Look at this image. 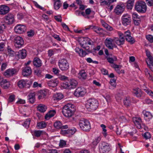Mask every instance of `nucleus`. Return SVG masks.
I'll return each mask as SVG.
<instances>
[{"instance_id": "1", "label": "nucleus", "mask_w": 153, "mask_h": 153, "mask_svg": "<svg viewBox=\"0 0 153 153\" xmlns=\"http://www.w3.org/2000/svg\"><path fill=\"white\" fill-rule=\"evenodd\" d=\"M74 105H73L68 103L63 107L62 113L65 117L69 118L74 115Z\"/></svg>"}, {"instance_id": "2", "label": "nucleus", "mask_w": 153, "mask_h": 153, "mask_svg": "<svg viewBox=\"0 0 153 153\" xmlns=\"http://www.w3.org/2000/svg\"><path fill=\"white\" fill-rule=\"evenodd\" d=\"M98 106V101L94 99H90L86 102L85 107L88 111H91L95 110Z\"/></svg>"}, {"instance_id": "3", "label": "nucleus", "mask_w": 153, "mask_h": 153, "mask_svg": "<svg viewBox=\"0 0 153 153\" xmlns=\"http://www.w3.org/2000/svg\"><path fill=\"white\" fill-rule=\"evenodd\" d=\"M93 43L92 41L87 37H82L80 39V45L82 47L87 51H90V47L88 45H91Z\"/></svg>"}, {"instance_id": "4", "label": "nucleus", "mask_w": 153, "mask_h": 153, "mask_svg": "<svg viewBox=\"0 0 153 153\" xmlns=\"http://www.w3.org/2000/svg\"><path fill=\"white\" fill-rule=\"evenodd\" d=\"M134 8L137 12L140 13H144L147 10V6L146 3L141 1H138L136 3Z\"/></svg>"}, {"instance_id": "5", "label": "nucleus", "mask_w": 153, "mask_h": 153, "mask_svg": "<svg viewBox=\"0 0 153 153\" xmlns=\"http://www.w3.org/2000/svg\"><path fill=\"white\" fill-rule=\"evenodd\" d=\"M79 124L81 129L84 131H88L91 128L89 122L88 120L84 119L80 120Z\"/></svg>"}, {"instance_id": "6", "label": "nucleus", "mask_w": 153, "mask_h": 153, "mask_svg": "<svg viewBox=\"0 0 153 153\" xmlns=\"http://www.w3.org/2000/svg\"><path fill=\"white\" fill-rule=\"evenodd\" d=\"M77 84L76 81L74 79H71L69 82H65L63 83L62 85V86L65 89H71L75 88Z\"/></svg>"}, {"instance_id": "7", "label": "nucleus", "mask_w": 153, "mask_h": 153, "mask_svg": "<svg viewBox=\"0 0 153 153\" xmlns=\"http://www.w3.org/2000/svg\"><path fill=\"white\" fill-rule=\"evenodd\" d=\"M110 149V145L105 142H102L99 145V150L100 153H105Z\"/></svg>"}, {"instance_id": "8", "label": "nucleus", "mask_w": 153, "mask_h": 153, "mask_svg": "<svg viewBox=\"0 0 153 153\" xmlns=\"http://www.w3.org/2000/svg\"><path fill=\"white\" fill-rule=\"evenodd\" d=\"M122 23L124 26H127L130 25L131 19V16L127 13L124 14L121 18Z\"/></svg>"}, {"instance_id": "9", "label": "nucleus", "mask_w": 153, "mask_h": 153, "mask_svg": "<svg viewBox=\"0 0 153 153\" xmlns=\"http://www.w3.org/2000/svg\"><path fill=\"white\" fill-rule=\"evenodd\" d=\"M58 65L59 68L62 71L67 70L69 68V64L67 60L65 59L59 60Z\"/></svg>"}, {"instance_id": "10", "label": "nucleus", "mask_w": 153, "mask_h": 153, "mask_svg": "<svg viewBox=\"0 0 153 153\" xmlns=\"http://www.w3.org/2000/svg\"><path fill=\"white\" fill-rule=\"evenodd\" d=\"M86 89L83 87H79L75 90L74 94L77 97H83L86 93Z\"/></svg>"}, {"instance_id": "11", "label": "nucleus", "mask_w": 153, "mask_h": 153, "mask_svg": "<svg viewBox=\"0 0 153 153\" xmlns=\"http://www.w3.org/2000/svg\"><path fill=\"white\" fill-rule=\"evenodd\" d=\"M14 42L15 47L19 48L22 46L24 44V41L22 37L17 36L14 38Z\"/></svg>"}, {"instance_id": "12", "label": "nucleus", "mask_w": 153, "mask_h": 153, "mask_svg": "<svg viewBox=\"0 0 153 153\" xmlns=\"http://www.w3.org/2000/svg\"><path fill=\"white\" fill-rule=\"evenodd\" d=\"M26 30L25 26L21 24L17 25L15 27L14 30L17 33L21 34L25 32Z\"/></svg>"}, {"instance_id": "13", "label": "nucleus", "mask_w": 153, "mask_h": 153, "mask_svg": "<svg viewBox=\"0 0 153 153\" xmlns=\"http://www.w3.org/2000/svg\"><path fill=\"white\" fill-rule=\"evenodd\" d=\"M114 39L110 38H107L105 40L104 43L106 46L109 49H113L114 44L113 43Z\"/></svg>"}, {"instance_id": "14", "label": "nucleus", "mask_w": 153, "mask_h": 153, "mask_svg": "<svg viewBox=\"0 0 153 153\" xmlns=\"http://www.w3.org/2000/svg\"><path fill=\"white\" fill-rule=\"evenodd\" d=\"M17 72L16 69L14 68H9L5 71L4 75L6 77H9L15 74Z\"/></svg>"}, {"instance_id": "15", "label": "nucleus", "mask_w": 153, "mask_h": 153, "mask_svg": "<svg viewBox=\"0 0 153 153\" xmlns=\"http://www.w3.org/2000/svg\"><path fill=\"white\" fill-rule=\"evenodd\" d=\"M125 5L123 4H121L117 5L114 10V12L117 15L121 14L124 11Z\"/></svg>"}, {"instance_id": "16", "label": "nucleus", "mask_w": 153, "mask_h": 153, "mask_svg": "<svg viewBox=\"0 0 153 153\" xmlns=\"http://www.w3.org/2000/svg\"><path fill=\"white\" fill-rule=\"evenodd\" d=\"M17 85L20 88L22 89L29 87V84L27 83V81L22 79L18 82Z\"/></svg>"}, {"instance_id": "17", "label": "nucleus", "mask_w": 153, "mask_h": 153, "mask_svg": "<svg viewBox=\"0 0 153 153\" xmlns=\"http://www.w3.org/2000/svg\"><path fill=\"white\" fill-rule=\"evenodd\" d=\"M125 37L127 41L131 44H133L135 42V40L131 36V33L129 30L125 32Z\"/></svg>"}, {"instance_id": "18", "label": "nucleus", "mask_w": 153, "mask_h": 153, "mask_svg": "<svg viewBox=\"0 0 153 153\" xmlns=\"http://www.w3.org/2000/svg\"><path fill=\"white\" fill-rule=\"evenodd\" d=\"M133 120L135 125L139 129H140L145 127L144 124H141L142 121L140 118H133Z\"/></svg>"}, {"instance_id": "19", "label": "nucleus", "mask_w": 153, "mask_h": 153, "mask_svg": "<svg viewBox=\"0 0 153 153\" xmlns=\"http://www.w3.org/2000/svg\"><path fill=\"white\" fill-rule=\"evenodd\" d=\"M32 73V70L29 67H26L23 68L22 71V75L25 77L30 76Z\"/></svg>"}, {"instance_id": "20", "label": "nucleus", "mask_w": 153, "mask_h": 153, "mask_svg": "<svg viewBox=\"0 0 153 153\" xmlns=\"http://www.w3.org/2000/svg\"><path fill=\"white\" fill-rule=\"evenodd\" d=\"M5 19L6 23L9 25L13 24L14 22V16L12 14L9 13L5 16Z\"/></svg>"}, {"instance_id": "21", "label": "nucleus", "mask_w": 153, "mask_h": 153, "mask_svg": "<svg viewBox=\"0 0 153 153\" xmlns=\"http://www.w3.org/2000/svg\"><path fill=\"white\" fill-rule=\"evenodd\" d=\"M9 11L8 7L4 5L0 6V14L5 15L8 13Z\"/></svg>"}, {"instance_id": "22", "label": "nucleus", "mask_w": 153, "mask_h": 153, "mask_svg": "<svg viewBox=\"0 0 153 153\" xmlns=\"http://www.w3.org/2000/svg\"><path fill=\"white\" fill-rule=\"evenodd\" d=\"M54 127L57 129H65L68 128L67 125H62L60 121L56 122L54 124Z\"/></svg>"}, {"instance_id": "23", "label": "nucleus", "mask_w": 153, "mask_h": 153, "mask_svg": "<svg viewBox=\"0 0 153 153\" xmlns=\"http://www.w3.org/2000/svg\"><path fill=\"white\" fill-rule=\"evenodd\" d=\"M32 133L36 137H39L43 134H46V132L43 130H35L32 132Z\"/></svg>"}, {"instance_id": "24", "label": "nucleus", "mask_w": 153, "mask_h": 153, "mask_svg": "<svg viewBox=\"0 0 153 153\" xmlns=\"http://www.w3.org/2000/svg\"><path fill=\"white\" fill-rule=\"evenodd\" d=\"M0 85L2 88L4 89L8 88L10 85V82L6 79H4L1 83Z\"/></svg>"}, {"instance_id": "25", "label": "nucleus", "mask_w": 153, "mask_h": 153, "mask_svg": "<svg viewBox=\"0 0 153 153\" xmlns=\"http://www.w3.org/2000/svg\"><path fill=\"white\" fill-rule=\"evenodd\" d=\"M56 113V111L55 110H50L45 115V119L46 120H48L51 118L53 117Z\"/></svg>"}, {"instance_id": "26", "label": "nucleus", "mask_w": 153, "mask_h": 153, "mask_svg": "<svg viewBox=\"0 0 153 153\" xmlns=\"http://www.w3.org/2000/svg\"><path fill=\"white\" fill-rule=\"evenodd\" d=\"M75 51L76 53L79 54V55L81 57L85 56L86 54L85 51L79 48H76L75 49Z\"/></svg>"}, {"instance_id": "27", "label": "nucleus", "mask_w": 153, "mask_h": 153, "mask_svg": "<svg viewBox=\"0 0 153 153\" xmlns=\"http://www.w3.org/2000/svg\"><path fill=\"white\" fill-rule=\"evenodd\" d=\"M146 63L151 71L153 72V56L148 58Z\"/></svg>"}, {"instance_id": "28", "label": "nucleus", "mask_w": 153, "mask_h": 153, "mask_svg": "<svg viewBox=\"0 0 153 153\" xmlns=\"http://www.w3.org/2000/svg\"><path fill=\"white\" fill-rule=\"evenodd\" d=\"M17 55L19 58L23 59L26 57V51L24 49L20 50L18 52Z\"/></svg>"}, {"instance_id": "29", "label": "nucleus", "mask_w": 153, "mask_h": 153, "mask_svg": "<svg viewBox=\"0 0 153 153\" xmlns=\"http://www.w3.org/2000/svg\"><path fill=\"white\" fill-rule=\"evenodd\" d=\"M143 113L144 116V118L145 120L147 121H149L152 117V115L149 112L143 111Z\"/></svg>"}, {"instance_id": "30", "label": "nucleus", "mask_w": 153, "mask_h": 153, "mask_svg": "<svg viewBox=\"0 0 153 153\" xmlns=\"http://www.w3.org/2000/svg\"><path fill=\"white\" fill-rule=\"evenodd\" d=\"M38 111L41 112H44L46 111L47 109V106L42 104H39L37 107Z\"/></svg>"}, {"instance_id": "31", "label": "nucleus", "mask_w": 153, "mask_h": 153, "mask_svg": "<svg viewBox=\"0 0 153 153\" xmlns=\"http://www.w3.org/2000/svg\"><path fill=\"white\" fill-rule=\"evenodd\" d=\"M133 93L135 96L138 97H140L141 96L142 93L141 90L139 88L134 89Z\"/></svg>"}, {"instance_id": "32", "label": "nucleus", "mask_w": 153, "mask_h": 153, "mask_svg": "<svg viewBox=\"0 0 153 153\" xmlns=\"http://www.w3.org/2000/svg\"><path fill=\"white\" fill-rule=\"evenodd\" d=\"M33 64L36 67H39L42 65V62L40 59L37 57L34 58L33 60Z\"/></svg>"}, {"instance_id": "33", "label": "nucleus", "mask_w": 153, "mask_h": 153, "mask_svg": "<svg viewBox=\"0 0 153 153\" xmlns=\"http://www.w3.org/2000/svg\"><path fill=\"white\" fill-rule=\"evenodd\" d=\"M35 94L34 92L31 93L29 94L28 97V100L31 103H33L35 100Z\"/></svg>"}, {"instance_id": "34", "label": "nucleus", "mask_w": 153, "mask_h": 153, "mask_svg": "<svg viewBox=\"0 0 153 153\" xmlns=\"http://www.w3.org/2000/svg\"><path fill=\"white\" fill-rule=\"evenodd\" d=\"M53 97L54 100H59L63 98V95L61 93H57L53 95Z\"/></svg>"}, {"instance_id": "35", "label": "nucleus", "mask_w": 153, "mask_h": 153, "mask_svg": "<svg viewBox=\"0 0 153 153\" xmlns=\"http://www.w3.org/2000/svg\"><path fill=\"white\" fill-rule=\"evenodd\" d=\"M108 62L111 64H113L114 62L117 60V57L114 56H112L111 57L110 56H107L106 57Z\"/></svg>"}, {"instance_id": "36", "label": "nucleus", "mask_w": 153, "mask_h": 153, "mask_svg": "<svg viewBox=\"0 0 153 153\" xmlns=\"http://www.w3.org/2000/svg\"><path fill=\"white\" fill-rule=\"evenodd\" d=\"M78 76L80 79H85L86 78L87 74L85 70H82L79 72Z\"/></svg>"}, {"instance_id": "37", "label": "nucleus", "mask_w": 153, "mask_h": 153, "mask_svg": "<svg viewBox=\"0 0 153 153\" xmlns=\"http://www.w3.org/2000/svg\"><path fill=\"white\" fill-rule=\"evenodd\" d=\"M58 83V81L57 79L50 80L48 82V84L49 86L53 87L56 86Z\"/></svg>"}, {"instance_id": "38", "label": "nucleus", "mask_w": 153, "mask_h": 153, "mask_svg": "<svg viewBox=\"0 0 153 153\" xmlns=\"http://www.w3.org/2000/svg\"><path fill=\"white\" fill-rule=\"evenodd\" d=\"M47 126V124L43 121L38 123L36 125V127L38 129H42L45 128Z\"/></svg>"}, {"instance_id": "39", "label": "nucleus", "mask_w": 153, "mask_h": 153, "mask_svg": "<svg viewBox=\"0 0 153 153\" xmlns=\"http://www.w3.org/2000/svg\"><path fill=\"white\" fill-rule=\"evenodd\" d=\"M54 9L56 10H57L59 9L62 5L60 0H54Z\"/></svg>"}, {"instance_id": "40", "label": "nucleus", "mask_w": 153, "mask_h": 153, "mask_svg": "<svg viewBox=\"0 0 153 153\" xmlns=\"http://www.w3.org/2000/svg\"><path fill=\"white\" fill-rule=\"evenodd\" d=\"M134 0H128L126 7L128 9H131L133 7Z\"/></svg>"}, {"instance_id": "41", "label": "nucleus", "mask_w": 153, "mask_h": 153, "mask_svg": "<svg viewBox=\"0 0 153 153\" xmlns=\"http://www.w3.org/2000/svg\"><path fill=\"white\" fill-rule=\"evenodd\" d=\"M93 30L97 33L101 35L102 34L103 31V29L99 27L94 26Z\"/></svg>"}, {"instance_id": "42", "label": "nucleus", "mask_w": 153, "mask_h": 153, "mask_svg": "<svg viewBox=\"0 0 153 153\" xmlns=\"http://www.w3.org/2000/svg\"><path fill=\"white\" fill-rule=\"evenodd\" d=\"M145 75L150 80H153V77L152 74L150 73V71L147 68L145 69Z\"/></svg>"}, {"instance_id": "43", "label": "nucleus", "mask_w": 153, "mask_h": 153, "mask_svg": "<svg viewBox=\"0 0 153 153\" xmlns=\"http://www.w3.org/2000/svg\"><path fill=\"white\" fill-rule=\"evenodd\" d=\"M124 105L127 106L130 105L131 103V99L129 97H126L123 101Z\"/></svg>"}, {"instance_id": "44", "label": "nucleus", "mask_w": 153, "mask_h": 153, "mask_svg": "<svg viewBox=\"0 0 153 153\" xmlns=\"http://www.w3.org/2000/svg\"><path fill=\"white\" fill-rule=\"evenodd\" d=\"M47 92L45 90L40 91L38 96L39 99L44 98L47 95Z\"/></svg>"}, {"instance_id": "45", "label": "nucleus", "mask_w": 153, "mask_h": 153, "mask_svg": "<svg viewBox=\"0 0 153 153\" xmlns=\"http://www.w3.org/2000/svg\"><path fill=\"white\" fill-rule=\"evenodd\" d=\"M102 24L103 26L105 28L108 30L111 31L114 30L112 27L104 22H102Z\"/></svg>"}, {"instance_id": "46", "label": "nucleus", "mask_w": 153, "mask_h": 153, "mask_svg": "<svg viewBox=\"0 0 153 153\" xmlns=\"http://www.w3.org/2000/svg\"><path fill=\"white\" fill-rule=\"evenodd\" d=\"M100 126L102 128V133L103 134L104 136L105 137H106L107 135V133L106 132L107 130L106 129V126L103 124H102Z\"/></svg>"}, {"instance_id": "47", "label": "nucleus", "mask_w": 153, "mask_h": 153, "mask_svg": "<svg viewBox=\"0 0 153 153\" xmlns=\"http://www.w3.org/2000/svg\"><path fill=\"white\" fill-rule=\"evenodd\" d=\"M123 39H119L118 38H116L114 39L116 43L118 45H123L124 42L123 41Z\"/></svg>"}, {"instance_id": "48", "label": "nucleus", "mask_w": 153, "mask_h": 153, "mask_svg": "<svg viewBox=\"0 0 153 153\" xmlns=\"http://www.w3.org/2000/svg\"><path fill=\"white\" fill-rule=\"evenodd\" d=\"M143 90L146 92L148 95L153 98V92L149 89L147 88L146 87H145V88H143Z\"/></svg>"}, {"instance_id": "49", "label": "nucleus", "mask_w": 153, "mask_h": 153, "mask_svg": "<svg viewBox=\"0 0 153 153\" xmlns=\"http://www.w3.org/2000/svg\"><path fill=\"white\" fill-rule=\"evenodd\" d=\"M30 122V118H28L25 120L23 124V125L26 128H27L29 127Z\"/></svg>"}, {"instance_id": "50", "label": "nucleus", "mask_w": 153, "mask_h": 153, "mask_svg": "<svg viewBox=\"0 0 153 153\" xmlns=\"http://www.w3.org/2000/svg\"><path fill=\"white\" fill-rule=\"evenodd\" d=\"M76 131V129L74 128L73 129H69L66 131V134H69V135H70L73 134Z\"/></svg>"}, {"instance_id": "51", "label": "nucleus", "mask_w": 153, "mask_h": 153, "mask_svg": "<svg viewBox=\"0 0 153 153\" xmlns=\"http://www.w3.org/2000/svg\"><path fill=\"white\" fill-rule=\"evenodd\" d=\"M1 64V70L3 71L6 68L8 63L7 62H3Z\"/></svg>"}, {"instance_id": "52", "label": "nucleus", "mask_w": 153, "mask_h": 153, "mask_svg": "<svg viewBox=\"0 0 153 153\" xmlns=\"http://www.w3.org/2000/svg\"><path fill=\"white\" fill-rule=\"evenodd\" d=\"M146 38L150 43L153 42V36L151 35H148L146 36Z\"/></svg>"}, {"instance_id": "53", "label": "nucleus", "mask_w": 153, "mask_h": 153, "mask_svg": "<svg viewBox=\"0 0 153 153\" xmlns=\"http://www.w3.org/2000/svg\"><path fill=\"white\" fill-rule=\"evenodd\" d=\"M6 45L5 42H0V51H3Z\"/></svg>"}, {"instance_id": "54", "label": "nucleus", "mask_w": 153, "mask_h": 153, "mask_svg": "<svg viewBox=\"0 0 153 153\" xmlns=\"http://www.w3.org/2000/svg\"><path fill=\"white\" fill-rule=\"evenodd\" d=\"M6 28V26L4 24L0 23V33L3 32L4 30Z\"/></svg>"}, {"instance_id": "55", "label": "nucleus", "mask_w": 153, "mask_h": 153, "mask_svg": "<svg viewBox=\"0 0 153 153\" xmlns=\"http://www.w3.org/2000/svg\"><path fill=\"white\" fill-rule=\"evenodd\" d=\"M110 83L114 87H115L116 85V80L114 79H111L110 81Z\"/></svg>"}, {"instance_id": "56", "label": "nucleus", "mask_w": 153, "mask_h": 153, "mask_svg": "<svg viewBox=\"0 0 153 153\" xmlns=\"http://www.w3.org/2000/svg\"><path fill=\"white\" fill-rule=\"evenodd\" d=\"M143 137L146 139H148L151 137V135L149 133L146 132L143 135Z\"/></svg>"}, {"instance_id": "57", "label": "nucleus", "mask_w": 153, "mask_h": 153, "mask_svg": "<svg viewBox=\"0 0 153 153\" xmlns=\"http://www.w3.org/2000/svg\"><path fill=\"white\" fill-rule=\"evenodd\" d=\"M132 16L133 20L140 18L138 16L137 14L136 13H132Z\"/></svg>"}, {"instance_id": "58", "label": "nucleus", "mask_w": 153, "mask_h": 153, "mask_svg": "<svg viewBox=\"0 0 153 153\" xmlns=\"http://www.w3.org/2000/svg\"><path fill=\"white\" fill-rule=\"evenodd\" d=\"M66 144V142L65 141L63 140H60L59 145L60 147H63L65 146Z\"/></svg>"}, {"instance_id": "59", "label": "nucleus", "mask_w": 153, "mask_h": 153, "mask_svg": "<svg viewBox=\"0 0 153 153\" xmlns=\"http://www.w3.org/2000/svg\"><path fill=\"white\" fill-rule=\"evenodd\" d=\"M27 36L29 37H32L34 34V32L33 30H31L27 32Z\"/></svg>"}, {"instance_id": "60", "label": "nucleus", "mask_w": 153, "mask_h": 153, "mask_svg": "<svg viewBox=\"0 0 153 153\" xmlns=\"http://www.w3.org/2000/svg\"><path fill=\"white\" fill-rule=\"evenodd\" d=\"M54 54V51L53 50L50 49L48 51V56L51 57Z\"/></svg>"}, {"instance_id": "61", "label": "nucleus", "mask_w": 153, "mask_h": 153, "mask_svg": "<svg viewBox=\"0 0 153 153\" xmlns=\"http://www.w3.org/2000/svg\"><path fill=\"white\" fill-rule=\"evenodd\" d=\"M81 14L82 15L84 16L85 18L88 19H89L91 18H92L94 17L93 16H87L85 13L84 12H81Z\"/></svg>"}, {"instance_id": "62", "label": "nucleus", "mask_w": 153, "mask_h": 153, "mask_svg": "<svg viewBox=\"0 0 153 153\" xmlns=\"http://www.w3.org/2000/svg\"><path fill=\"white\" fill-rule=\"evenodd\" d=\"M146 1L148 6H152L153 5V0H146Z\"/></svg>"}, {"instance_id": "63", "label": "nucleus", "mask_w": 153, "mask_h": 153, "mask_svg": "<svg viewBox=\"0 0 153 153\" xmlns=\"http://www.w3.org/2000/svg\"><path fill=\"white\" fill-rule=\"evenodd\" d=\"M55 19L58 22H61L62 21V17L61 16L58 15L54 16Z\"/></svg>"}, {"instance_id": "64", "label": "nucleus", "mask_w": 153, "mask_h": 153, "mask_svg": "<svg viewBox=\"0 0 153 153\" xmlns=\"http://www.w3.org/2000/svg\"><path fill=\"white\" fill-rule=\"evenodd\" d=\"M134 24L136 25H138L140 22V18L133 20Z\"/></svg>"}]
</instances>
